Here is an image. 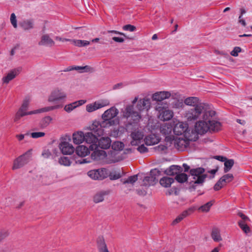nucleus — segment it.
Wrapping results in <instances>:
<instances>
[{
  "mask_svg": "<svg viewBox=\"0 0 252 252\" xmlns=\"http://www.w3.org/2000/svg\"><path fill=\"white\" fill-rule=\"evenodd\" d=\"M209 109V105L205 103H201L196 107H194L186 111L184 116L188 121H194L197 120L203 114V119L207 120L208 116L213 117L216 113L213 110Z\"/></svg>",
  "mask_w": 252,
  "mask_h": 252,
  "instance_id": "1",
  "label": "nucleus"
},
{
  "mask_svg": "<svg viewBox=\"0 0 252 252\" xmlns=\"http://www.w3.org/2000/svg\"><path fill=\"white\" fill-rule=\"evenodd\" d=\"M175 134L183 136L190 140L196 141L198 139V135L192 129L189 128L188 124L186 123L179 122L176 124L173 128Z\"/></svg>",
  "mask_w": 252,
  "mask_h": 252,
  "instance_id": "2",
  "label": "nucleus"
},
{
  "mask_svg": "<svg viewBox=\"0 0 252 252\" xmlns=\"http://www.w3.org/2000/svg\"><path fill=\"white\" fill-rule=\"evenodd\" d=\"M119 111L115 107H112L106 110L102 115V126L109 127L116 126L119 123V119L117 117Z\"/></svg>",
  "mask_w": 252,
  "mask_h": 252,
  "instance_id": "3",
  "label": "nucleus"
},
{
  "mask_svg": "<svg viewBox=\"0 0 252 252\" xmlns=\"http://www.w3.org/2000/svg\"><path fill=\"white\" fill-rule=\"evenodd\" d=\"M138 97H135L132 101V105H128L126 107L125 111L123 113V116L129 120L132 121L133 124L138 122L141 118V115L138 112L134 111L133 105L138 102Z\"/></svg>",
  "mask_w": 252,
  "mask_h": 252,
  "instance_id": "4",
  "label": "nucleus"
},
{
  "mask_svg": "<svg viewBox=\"0 0 252 252\" xmlns=\"http://www.w3.org/2000/svg\"><path fill=\"white\" fill-rule=\"evenodd\" d=\"M32 156V150H29L22 155L18 157L13 162L12 169L20 168L27 164Z\"/></svg>",
  "mask_w": 252,
  "mask_h": 252,
  "instance_id": "5",
  "label": "nucleus"
},
{
  "mask_svg": "<svg viewBox=\"0 0 252 252\" xmlns=\"http://www.w3.org/2000/svg\"><path fill=\"white\" fill-rule=\"evenodd\" d=\"M204 172L205 169L202 167L190 169V173L193 176L195 184H202L204 182L207 177V175L203 174Z\"/></svg>",
  "mask_w": 252,
  "mask_h": 252,
  "instance_id": "6",
  "label": "nucleus"
},
{
  "mask_svg": "<svg viewBox=\"0 0 252 252\" xmlns=\"http://www.w3.org/2000/svg\"><path fill=\"white\" fill-rule=\"evenodd\" d=\"M88 175L94 180H102L108 176V173L106 168H102L90 170L88 172Z\"/></svg>",
  "mask_w": 252,
  "mask_h": 252,
  "instance_id": "7",
  "label": "nucleus"
},
{
  "mask_svg": "<svg viewBox=\"0 0 252 252\" xmlns=\"http://www.w3.org/2000/svg\"><path fill=\"white\" fill-rule=\"evenodd\" d=\"M234 179L232 174H226L221 177L214 187L215 190H219L227 184L231 182Z\"/></svg>",
  "mask_w": 252,
  "mask_h": 252,
  "instance_id": "8",
  "label": "nucleus"
},
{
  "mask_svg": "<svg viewBox=\"0 0 252 252\" xmlns=\"http://www.w3.org/2000/svg\"><path fill=\"white\" fill-rule=\"evenodd\" d=\"M190 141H194L190 140L187 138L179 137L174 139L172 141L175 147L179 151H184L187 147L189 146Z\"/></svg>",
  "mask_w": 252,
  "mask_h": 252,
  "instance_id": "9",
  "label": "nucleus"
},
{
  "mask_svg": "<svg viewBox=\"0 0 252 252\" xmlns=\"http://www.w3.org/2000/svg\"><path fill=\"white\" fill-rule=\"evenodd\" d=\"M209 126L208 120L200 121L196 123L195 125V133L199 134H203L208 131Z\"/></svg>",
  "mask_w": 252,
  "mask_h": 252,
  "instance_id": "10",
  "label": "nucleus"
},
{
  "mask_svg": "<svg viewBox=\"0 0 252 252\" xmlns=\"http://www.w3.org/2000/svg\"><path fill=\"white\" fill-rule=\"evenodd\" d=\"M85 141L89 144V149L90 150L97 149L98 139L96 135L92 133V132H87L85 134Z\"/></svg>",
  "mask_w": 252,
  "mask_h": 252,
  "instance_id": "11",
  "label": "nucleus"
},
{
  "mask_svg": "<svg viewBox=\"0 0 252 252\" xmlns=\"http://www.w3.org/2000/svg\"><path fill=\"white\" fill-rule=\"evenodd\" d=\"M66 94L61 90L56 89L53 90L49 95L48 100L49 102H54L64 99L66 98Z\"/></svg>",
  "mask_w": 252,
  "mask_h": 252,
  "instance_id": "12",
  "label": "nucleus"
},
{
  "mask_svg": "<svg viewBox=\"0 0 252 252\" xmlns=\"http://www.w3.org/2000/svg\"><path fill=\"white\" fill-rule=\"evenodd\" d=\"M109 104L108 100H102L100 101H95L93 103L86 105V110L88 112H92L99 108L107 106Z\"/></svg>",
  "mask_w": 252,
  "mask_h": 252,
  "instance_id": "13",
  "label": "nucleus"
},
{
  "mask_svg": "<svg viewBox=\"0 0 252 252\" xmlns=\"http://www.w3.org/2000/svg\"><path fill=\"white\" fill-rule=\"evenodd\" d=\"M176 95L175 94H171L168 91H161L153 94L152 98L154 100L161 101L164 99L169 98L170 96H172L173 98H176Z\"/></svg>",
  "mask_w": 252,
  "mask_h": 252,
  "instance_id": "14",
  "label": "nucleus"
},
{
  "mask_svg": "<svg viewBox=\"0 0 252 252\" xmlns=\"http://www.w3.org/2000/svg\"><path fill=\"white\" fill-rule=\"evenodd\" d=\"M102 125V121L101 123L98 121H94L90 126V130L98 136H100L104 133L103 128L105 127H104Z\"/></svg>",
  "mask_w": 252,
  "mask_h": 252,
  "instance_id": "15",
  "label": "nucleus"
},
{
  "mask_svg": "<svg viewBox=\"0 0 252 252\" xmlns=\"http://www.w3.org/2000/svg\"><path fill=\"white\" fill-rule=\"evenodd\" d=\"M144 135L143 132L139 130H135L131 132L130 137L131 140L130 143L132 146H136L141 143L143 140Z\"/></svg>",
  "mask_w": 252,
  "mask_h": 252,
  "instance_id": "16",
  "label": "nucleus"
},
{
  "mask_svg": "<svg viewBox=\"0 0 252 252\" xmlns=\"http://www.w3.org/2000/svg\"><path fill=\"white\" fill-rule=\"evenodd\" d=\"M151 107V100L148 98L140 99L136 104V108L140 112L148 111Z\"/></svg>",
  "mask_w": 252,
  "mask_h": 252,
  "instance_id": "17",
  "label": "nucleus"
},
{
  "mask_svg": "<svg viewBox=\"0 0 252 252\" xmlns=\"http://www.w3.org/2000/svg\"><path fill=\"white\" fill-rule=\"evenodd\" d=\"M59 147L63 155H71L75 150L72 145L66 141H62L60 144Z\"/></svg>",
  "mask_w": 252,
  "mask_h": 252,
  "instance_id": "18",
  "label": "nucleus"
},
{
  "mask_svg": "<svg viewBox=\"0 0 252 252\" xmlns=\"http://www.w3.org/2000/svg\"><path fill=\"white\" fill-rule=\"evenodd\" d=\"M20 67L14 68L10 70L7 74L2 79L3 83L8 84L10 81L14 79L21 72Z\"/></svg>",
  "mask_w": 252,
  "mask_h": 252,
  "instance_id": "19",
  "label": "nucleus"
},
{
  "mask_svg": "<svg viewBox=\"0 0 252 252\" xmlns=\"http://www.w3.org/2000/svg\"><path fill=\"white\" fill-rule=\"evenodd\" d=\"M28 109L25 108L20 107L15 114L14 118V121H18L22 117H23L27 115L35 114V110L28 111Z\"/></svg>",
  "mask_w": 252,
  "mask_h": 252,
  "instance_id": "20",
  "label": "nucleus"
},
{
  "mask_svg": "<svg viewBox=\"0 0 252 252\" xmlns=\"http://www.w3.org/2000/svg\"><path fill=\"white\" fill-rule=\"evenodd\" d=\"M111 140L108 137H102L97 142V147L102 149H107L111 146Z\"/></svg>",
  "mask_w": 252,
  "mask_h": 252,
  "instance_id": "21",
  "label": "nucleus"
},
{
  "mask_svg": "<svg viewBox=\"0 0 252 252\" xmlns=\"http://www.w3.org/2000/svg\"><path fill=\"white\" fill-rule=\"evenodd\" d=\"M183 171L182 168L179 165H172L165 171V173L169 176L177 175Z\"/></svg>",
  "mask_w": 252,
  "mask_h": 252,
  "instance_id": "22",
  "label": "nucleus"
},
{
  "mask_svg": "<svg viewBox=\"0 0 252 252\" xmlns=\"http://www.w3.org/2000/svg\"><path fill=\"white\" fill-rule=\"evenodd\" d=\"M38 45L52 47L55 45V42L50 37L48 34H45L41 36V40L38 42Z\"/></svg>",
  "mask_w": 252,
  "mask_h": 252,
  "instance_id": "23",
  "label": "nucleus"
},
{
  "mask_svg": "<svg viewBox=\"0 0 252 252\" xmlns=\"http://www.w3.org/2000/svg\"><path fill=\"white\" fill-rule=\"evenodd\" d=\"M98 148L93 150V152L91 154V158L94 160H99L106 157V152L103 150H99Z\"/></svg>",
  "mask_w": 252,
  "mask_h": 252,
  "instance_id": "24",
  "label": "nucleus"
},
{
  "mask_svg": "<svg viewBox=\"0 0 252 252\" xmlns=\"http://www.w3.org/2000/svg\"><path fill=\"white\" fill-rule=\"evenodd\" d=\"M86 102L85 100H80L66 105L64 107V110L67 113H70L75 108L80 106Z\"/></svg>",
  "mask_w": 252,
  "mask_h": 252,
  "instance_id": "25",
  "label": "nucleus"
},
{
  "mask_svg": "<svg viewBox=\"0 0 252 252\" xmlns=\"http://www.w3.org/2000/svg\"><path fill=\"white\" fill-rule=\"evenodd\" d=\"M151 174L149 176L145 177L143 179V184L142 186L149 187L151 185H155L157 182L158 179H157L156 175H153V170L151 171Z\"/></svg>",
  "mask_w": 252,
  "mask_h": 252,
  "instance_id": "26",
  "label": "nucleus"
},
{
  "mask_svg": "<svg viewBox=\"0 0 252 252\" xmlns=\"http://www.w3.org/2000/svg\"><path fill=\"white\" fill-rule=\"evenodd\" d=\"M210 117L212 118L211 116H208V124L209 126L210 131H218L220 130L221 127V124L220 122L214 120H210Z\"/></svg>",
  "mask_w": 252,
  "mask_h": 252,
  "instance_id": "27",
  "label": "nucleus"
},
{
  "mask_svg": "<svg viewBox=\"0 0 252 252\" xmlns=\"http://www.w3.org/2000/svg\"><path fill=\"white\" fill-rule=\"evenodd\" d=\"M160 132L165 136L166 138L170 135L172 132L173 131V126L171 124H165L161 126L160 127Z\"/></svg>",
  "mask_w": 252,
  "mask_h": 252,
  "instance_id": "28",
  "label": "nucleus"
},
{
  "mask_svg": "<svg viewBox=\"0 0 252 252\" xmlns=\"http://www.w3.org/2000/svg\"><path fill=\"white\" fill-rule=\"evenodd\" d=\"M144 141L146 145L151 146L158 144L159 141V139L156 135L152 134L146 136L144 139Z\"/></svg>",
  "mask_w": 252,
  "mask_h": 252,
  "instance_id": "29",
  "label": "nucleus"
},
{
  "mask_svg": "<svg viewBox=\"0 0 252 252\" xmlns=\"http://www.w3.org/2000/svg\"><path fill=\"white\" fill-rule=\"evenodd\" d=\"M85 134L82 131H78L73 134V142L75 144H80L85 141Z\"/></svg>",
  "mask_w": 252,
  "mask_h": 252,
  "instance_id": "30",
  "label": "nucleus"
},
{
  "mask_svg": "<svg viewBox=\"0 0 252 252\" xmlns=\"http://www.w3.org/2000/svg\"><path fill=\"white\" fill-rule=\"evenodd\" d=\"M193 212V209L191 208H189L188 210L183 211L173 221L172 224L174 225L180 222L184 218L189 216Z\"/></svg>",
  "mask_w": 252,
  "mask_h": 252,
  "instance_id": "31",
  "label": "nucleus"
},
{
  "mask_svg": "<svg viewBox=\"0 0 252 252\" xmlns=\"http://www.w3.org/2000/svg\"><path fill=\"white\" fill-rule=\"evenodd\" d=\"M184 103L187 105L196 107L202 103L200 102L199 99L197 97H189L184 100Z\"/></svg>",
  "mask_w": 252,
  "mask_h": 252,
  "instance_id": "32",
  "label": "nucleus"
},
{
  "mask_svg": "<svg viewBox=\"0 0 252 252\" xmlns=\"http://www.w3.org/2000/svg\"><path fill=\"white\" fill-rule=\"evenodd\" d=\"M90 149L87 147L80 145L78 146L76 149V153L79 157H84L90 154Z\"/></svg>",
  "mask_w": 252,
  "mask_h": 252,
  "instance_id": "33",
  "label": "nucleus"
},
{
  "mask_svg": "<svg viewBox=\"0 0 252 252\" xmlns=\"http://www.w3.org/2000/svg\"><path fill=\"white\" fill-rule=\"evenodd\" d=\"M173 116V112L170 110H164L162 111L159 116V119L163 121H169Z\"/></svg>",
  "mask_w": 252,
  "mask_h": 252,
  "instance_id": "34",
  "label": "nucleus"
},
{
  "mask_svg": "<svg viewBox=\"0 0 252 252\" xmlns=\"http://www.w3.org/2000/svg\"><path fill=\"white\" fill-rule=\"evenodd\" d=\"M20 26L24 30H29L33 28L34 22L32 20H24L20 22Z\"/></svg>",
  "mask_w": 252,
  "mask_h": 252,
  "instance_id": "35",
  "label": "nucleus"
},
{
  "mask_svg": "<svg viewBox=\"0 0 252 252\" xmlns=\"http://www.w3.org/2000/svg\"><path fill=\"white\" fill-rule=\"evenodd\" d=\"M97 243L99 252H109L104 239L102 237L98 238Z\"/></svg>",
  "mask_w": 252,
  "mask_h": 252,
  "instance_id": "36",
  "label": "nucleus"
},
{
  "mask_svg": "<svg viewBox=\"0 0 252 252\" xmlns=\"http://www.w3.org/2000/svg\"><path fill=\"white\" fill-rule=\"evenodd\" d=\"M62 106H63L62 105L59 104V105H54V106H51L45 107H43L42 108L35 110V114H40V113L49 112V111H52V110H53L55 109H57L62 108Z\"/></svg>",
  "mask_w": 252,
  "mask_h": 252,
  "instance_id": "37",
  "label": "nucleus"
},
{
  "mask_svg": "<svg viewBox=\"0 0 252 252\" xmlns=\"http://www.w3.org/2000/svg\"><path fill=\"white\" fill-rule=\"evenodd\" d=\"M174 182V179L168 177H163L159 181L160 185L164 188L170 187Z\"/></svg>",
  "mask_w": 252,
  "mask_h": 252,
  "instance_id": "38",
  "label": "nucleus"
},
{
  "mask_svg": "<svg viewBox=\"0 0 252 252\" xmlns=\"http://www.w3.org/2000/svg\"><path fill=\"white\" fill-rule=\"evenodd\" d=\"M211 236L213 240L215 242H220L222 240L220 235V231L218 228L214 227L212 229Z\"/></svg>",
  "mask_w": 252,
  "mask_h": 252,
  "instance_id": "39",
  "label": "nucleus"
},
{
  "mask_svg": "<svg viewBox=\"0 0 252 252\" xmlns=\"http://www.w3.org/2000/svg\"><path fill=\"white\" fill-rule=\"evenodd\" d=\"M224 162V167L223 171L224 173H227L231 169L233 166L234 161L232 159H228L226 158V159H225Z\"/></svg>",
  "mask_w": 252,
  "mask_h": 252,
  "instance_id": "40",
  "label": "nucleus"
},
{
  "mask_svg": "<svg viewBox=\"0 0 252 252\" xmlns=\"http://www.w3.org/2000/svg\"><path fill=\"white\" fill-rule=\"evenodd\" d=\"M52 120V118L50 116H46L41 120L39 126L42 128H45L50 124Z\"/></svg>",
  "mask_w": 252,
  "mask_h": 252,
  "instance_id": "41",
  "label": "nucleus"
},
{
  "mask_svg": "<svg viewBox=\"0 0 252 252\" xmlns=\"http://www.w3.org/2000/svg\"><path fill=\"white\" fill-rule=\"evenodd\" d=\"M106 192L102 191L97 193L94 197V201L96 203H99L104 200V196L106 195Z\"/></svg>",
  "mask_w": 252,
  "mask_h": 252,
  "instance_id": "42",
  "label": "nucleus"
},
{
  "mask_svg": "<svg viewBox=\"0 0 252 252\" xmlns=\"http://www.w3.org/2000/svg\"><path fill=\"white\" fill-rule=\"evenodd\" d=\"M71 41L75 45L78 47H84L90 45V41L82 40H71Z\"/></svg>",
  "mask_w": 252,
  "mask_h": 252,
  "instance_id": "43",
  "label": "nucleus"
},
{
  "mask_svg": "<svg viewBox=\"0 0 252 252\" xmlns=\"http://www.w3.org/2000/svg\"><path fill=\"white\" fill-rule=\"evenodd\" d=\"M175 179L178 182L183 183L187 181L188 176L186 174L182 172L176 176Z\"/></svg>",
  "mask_w": 252,
  "mask_h": 252,
  "instance_id": "44",
  "label": "nucleus"
},
{
  "mask_svg": "<svg viewBox=\"0 0 252 252\" xmlns=\"http://www.w3.org/2000/svg\"><path fill=\"white\" fill-rule=\"evenodd\" d=\"M74 70H81L80 72L83 73V72H88L92 71L93 70V68L88 65H85L84 66H74Z\"/></svg>",
  "mask_w": 252,
  "mask_h": 252,
  "instance_id": "45",
  "label": "nucleus"
},
{
  "mask_svg": "<svg viewBox=\"0 0 252 252\" xmlns=\"http://www.w3.org/2000/svg\"><path fill=\"white\" fill-rule=\"evenodd\" d=\"M238 225L246 234H248L250 232V228L246 222H245L244 221H239Z\"/></svg>",
  "mask_w": 252,
  "mask_h": 252,
  "instance_id": "46",
  "label": "nucleus"
},
{
  "mask_svg": "<svg viewBox=\"0 0 252 252\" xmlns=\"http://www.w3.org/2000/svg\"><path fill=\"white\" fill-rule=\"evenodd\" d=\"M213 204V201H210L199 208V210L202 212H208L211 207Z\"/></svg>",
  "mask_w": 252,
  "mask_h": 252,
  "instance_id": "47",
  "label": "nucleus"
},
{
  "mask_svg": "<svg viewBox=\"0 0 252 252\" xmlns=\"http://www.w3.org/2000/svg\"><path fill=\"white\" fill-rule=\"evenodd\" d=\"M59 162L61 164L64 166H69L71 162L70 159L66 157H61L59 158Z\"/></svg>",
  "mask_w": 252,
  "mask_h": 252,
  "instance_id": "48",
  "label": "nucleus"
},
{
  "mask_svg": "<svg viewBox=\"0 0 252 252\" xmlns=\"http://www.w3.org/2000/svg\"><path fill=\"white\" fill-rule=\"evenodd\" d=\"M138 180L137 175L129 176L126 180L125 181L124 184H134Z\"/></svg>",
  "mask_w": 252,
  "mask_h": 252,
  "instance_id": "49",
  "label": "nucleus"
},
{
  "mask_svg": "<svg viewBox=\"0 0 252 252\" xmlns=\"http://www.w3.org/2000/svg\"><path fill=\"white\" fill-rule=\"evenodd\" d=\"M124 144L121 142H115L112 145V148L115 150H122L124 148Z\"/></svg>",
  "mask_w": 252,
  "mask_h": 252,
  "instance_id": "50",
  "label": "nucleus"
},
{
  "mask_svg": "<svg viewBox=\"0 0 252 252\" xmlns=\"http://www.w3.org/2000/svg\"><path fill=\"white\" fill-rule=\"evenodd\" d=\"M31 101V98L30 96H26L24 99L21 107L28 109L30 102Z\"/></svg>",
  "mask_w": 252,
  "mask_h": 252,
  "instance_id": "51",
  "label": "nucleus"
},
{
  "mask_svg": "<svg viewBox=\"0 0 252 252\" xmlns=\"http://www.w3.org/2000/svg\"><path fill=\"white\" fill-rule=\"evenodd\" d=\"M45 133L43 132H34L31 134V137L33 138H38L43 137Z\"/></svg>",
  "mask_w": 252,
  "mask_h": 252,
  "instance_id": "52",
  "label": "nucleus"
},
{
  "mask_svg": "<svg viewBox=\"0 0 252 252\" xmlns=\"http://www.w3.org/2000/svg\"><path fill=\"white\" fill-rule=\"evenodd\" d=\"M10 22L11 24L14 28H16L17 27L16 17L14 13H12L10 16Z\"/></svg>",
  "mask_w": 252,
  "mask_h": 252,
  "instance_id": "53",
  "label": "nucleus"
},
{
  "mask_svg": "<svg viewBox=\"0 0 252 252\" xmlns=\"http://www.w3.org/2000/svg\"><path fill=\"white\" fill-rule=\"evenodd\" d=\"M123 29L126 31L134 32L136 30V27L133 25L128 24L123 26Z\"/></svg>",
  "mask_w": 252,
  "mask_h": 252,
  "instance_id": "54",
  "label": "nucleus"
},
{
  "mask_svg": "<svg viewBox=\"0 0 252 252\" xmlns=\"http://www.w3.org/2000/svg\"><path fill=\"white\" fill-rule=\"evenodd\" d=\"M241 51V48L239 47H235L233 50L231 52L230 54L232 56L237 57L238 55V53Z\"/></svg>",
  "mask_w": 252,
  "mask_h": 252,
  "instance_id": "55",
  "label": "nucleus"
},
{
  "mask_svg": "<svg viewBox=\"0 0 252 252\" xmlns=\"http://www.w3.org/2000/svg\"><path fill=\"white\" fill-rule=\"evenodd\" d=\"M137 150L140 153H144L148 151V149L143 144H142L137 148Z\"/></svg>",
  "mask_w": 252,
  "mask_h": 252,
  "instance_id": "56",
  "label": "nucleus"
},
{
  "mask_svg": "<svg viewBox=\"0 0 252 252\" xmlns=\"http://www.w3.org/2000/svg\"><path fill=\"white\" fill-rule=\"evenodd\" d=\"M238 215L241 218L242 220L241 221H244L245 222H246L247 221L250 220L249 218L241 212H239Z\"/></svg>",
  "mask_w": 252,
  "mask_h": 252,
  "instance_id": "57",
  "label": "nucleus"
},
{
  "mask_svg": "<svg viewBox=\"0 0 252 252\" xmlns=\"http://www.w3.org/2000/svg\"><path fill=\"white\" fill-rule=\"evenodd\" d=\"M172 194H175V195L178 194V189L176 188L173 187L168 191V192L166 193V194L168 195Z\"/></svg>",
  "mask_w": 252,
  "mask_h": 252,
  "instance_id": "58",
  "label": "nucleus"
},
{
  "mask_svg": "<svg viewBox=\"0 0 252 252\" xmlns=\"http://www.w3.org/2000/svg\"><path fill=\"white\" fill-rule=\"evenodd\" d=\"M112 39L116 42H119V43H123L125 41V39L123 37H113L112 38Z\"/></svg>",
  "mask_w": 252,
  "mask_h": 252,
  "instance_id": "59",
  "label": "nucleus"
},
{
  "mask_svg": "<svg viewBox=\"0 0 252 252\" xmlns=\"http://www.w3.org/2000/svg\"><path fill=\"white\" fill-rule=\"evenodd\" d=\"M42 155L45 158H48L51 156V153L48 150H44L42 152Z\"/></svg>",
  "mask_w": 252,
  "mask_h": 252,
  "instance_id": "60",
  "label": "nucleus"
},
{
  "mask_svg": "<svg viewBox=\"0 0 252 252\" xmlns=\"http://www.w3.org/2000/svg\"><path fill=\"white\" fill-rule=\"evenodd\" d=\"M8 233L6 231L0 232V241L4 239L5 237L7 236Z\"/></svg>",
  "mask_w": 252,
  "mask_h": 252,
  "instance_id": "61",
  "label": "nucleus"
},
{
  "mask_svg": "<svg viewBox=\"0 0 252 252\" xmlns=\"http://www.w3.org/2000/svg\"><path fill=\"white\" fill-rule=\"evenodd\" d=\"M28 135H29L28 133H27L26 134H17L16 135V137L18 139V140L19 141H21L24 139L25 136H28Z\"/></svg>",
  "mask_w": 252,
  "mask_h": 252,
  "instance_id": "62",
  "label": "nucleus"
},
{
  "mask_svg": "<svg viewBox=\"0 0 252 252\" xmlns=\"http://www.w3.org/2000/svg\"><path fill=\"white\" fill-rule=\"evenodd\" d=\"M137 193L139 195H145L147 193L145 189H137Z\"/></svg>",
  "mask_w": 252,
  "mask_h": 252,
  "instance_id": "63",
  "label": "nucleus"
},
{
  "mask_svg": "<svg viewBox=\"0 0 252 252\" xmlns=\"http://www.w3.org/2000/svg\"><path fill=\"white\" fill-rule=\"evenodd\" d=\"M121 177V175L120 174H115L113 175H110V179L112 180H116L118 179Z\"/></svg>",
  "mask_w": 252,
  "mask_h": 252,
  "instance_id": "64",
  "label": "nucleus"
}]
</instances>
